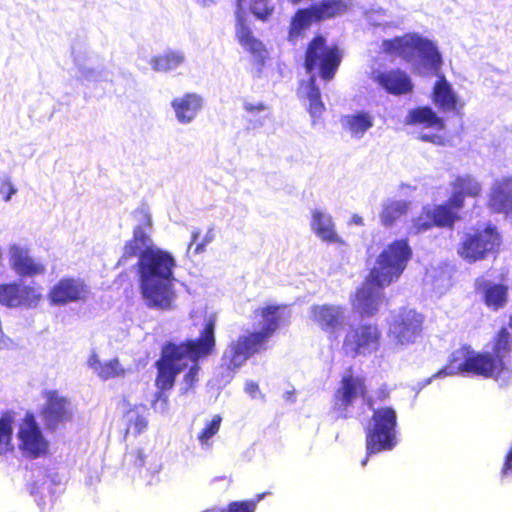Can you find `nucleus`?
<instances>
[{"label": "nucleus", "mask_w": 512, "mask_h": 512, "mask_svg": "<svg viewBox=\"0 0 512 512\" xmlns=\"http://www.w3.org/2000/svg\"><path fill=\"white\" fill-rule=\"evenodd\" d=\"M309 319L326 333L336 335L346 322V309L334 304H315L309 308Z\"/></svg>", "instance_id": "obj_18"}, {"label": "nucleus", "mask_w": 512, "mask_h": 512, "mask_svg": "<svg viewBox=\"0 0 512 512\" xmlns=\"http://www.w3.org/2000/svg\"><path fill=\"white\" fill-rule=\"evenodd\" d=\"M315 81V75H311L309 80L302 82L298 88V95L308 100L309 112L314 120L319 118L325 110V106L321 100L320 90L315 85Z\"/></svg>", "instance_id": "obj_34"}, {"label": "nucleus", "mask_w": 512, "mask_h": 512, "mask_svg": "<svg viewBox=\"0 0 512 512\" xmlns=\"http://www.w3.org/2000/svg\"><path fill=\"white\" fill-rule=\"evenodd\" d=\"M406 240L389 244L377 257L368 279L352 300L353 309L361 316H373L384 303L382 289L397 281L411 257Z\"/></svg>", "instance_id": "obj_1"}, {"label": "nucleus", "mask_w": 512, "mask_h": 512, "mask_svg": "<svg viewBox=\"0 0 512 512\" xmlns=\"http://www.w3.org/2000/svg\"><path fill=\"white\" fill-rule=\"evenodd\" d=\"M243 110L249 129H259L266 124L270 118V108L262 101L245 99L243 101Z\"/></svg>", "instance_id": "obj_33"}, {"label": "nucleus", "mask_w": 512, "mask_h": 512, "mask_svg": "<svg viewBox=\"0 0 512 512\" xmlns=\"http://www.w3.org/2000/svg\"><path fill=\"white\" fill-rule=\"evenodd\" d=\"M365 396L364 379L352 374L345 375L334 395V409L346 417L349 408L358 400L365 399Z\"/></svg>", "instance_id": "obj_19"}, {"label": "nucleus", "mask_w": 512, "mask_h": 512, "mask_svg": "<svg viewBox=\"0 0 512 512\" xmlns=\"http://www.w3.org/2000/svg\"><path fill=\"white\" fill-rule=\"evenodd\" d=\"M500 243L501 238L496 229L487 226L483 230L467 232L462 240L459 254L463 259L475 262L483 259L486 254L494 252Z\"/></svg>", "instance_id": "obj_11"}, {"label": "nucleus", "mask_w": 512, "mask_h": 512, "mask_svg": "<svg viewBox=\"0 0 512 512\" xmlns=\"http://www.w3.org/2000/svg\"><path fill=\"white\" fill-rule=\"evenodd\" d=\"M381 332L377 325L361 324L351 327L343 341L345 354L355 357L357 355H370L380 346Z\"/></svg>", "instance_id": "obj_12"}, {"label": "nucleus", "mask_w": 512, "mask_h": 512, "mask_svg": "<svg viewBox=\"0 0 512 512\" xmlns=\"http://www.w3.org/2000/svg\"><path fill=\"white\" fill-rule=\"evenodd\" d=\"M287 313V307L283 305H269L255 311V319L259 318V330L246 331L231 342L224 351L223 365L230 372L239 369L252 355L265 349L271 336L279 327Z\"/></svg>", "instance_id": "obj_5"}, {"label": "nucleus", "mask_w": 512, "mask_h": 512, "mask_svg": "<svg viewBox=\"0 0 512 512\" xmlns=\"http://www.w3.org/2000/svg\"><path fill=\"white\" fill-rule=\"evenodd\" d=\"M215 344L214 317L205 320L204 328L197 339L179 345L167 344L162 350L161 359L157 361V387L162 391L171 389L176 375L188 367V361L208 357L213 353Z\"/></svg>", "instance_id": "obj_4"}, {"label": "nucleus", "mask_w": 512, "mask_h": 512, "mask_svg": "<svg viewBox=\"0 0 512 512\" xmlns=\"http://www.w3.org/2000/svg\"><path fill=\"white\" fill-rule=\"evenodd\" d=\"M128 430L134 433H141L147 427V419L136 412L128 413Z\"/></svg>", "instance_id": "obj_42"}, {"label": "nucleus", "mask_w": 512, "mask_h": 512, "mask_svg": "<svg viewBox=\"0 0 512 512\" xmlns=\"http://www.w3.org/2000/svg\"><path fill=\"white\" fill-rule=\"evenodd\" d=\"M214 239V234H213V231L212 229H210L206 234L205 236L203 237V240L196 244L195 248H194V253L195 254H201L205 251V247L207 244H209L210 242H212Z\"/></svg>", "instance_id": "obj_46"}, {"label": "nucleus", "mask_w": 512, "mask_h": 512, "mask_svg": "<svg viewBox=\"0 0 512 512\" xmlns=\"http://www.w3.org/2000/svg\"><path fill=\"white\" fill-rule=\"evenodd\" d=\"M423 317L413 309H404L392 316L389 336L396 345L404 347L413 344L422 332Z\"/></svg>", "instance_id": "obj_13"}, {"label": "nucleus", "mask_w": 512, "mask_h": 512, "mask_svg": "<svg viewBox=\"0 0 512 512\" xmlns=\"http://www.w3.org/2000/svg\"><path fill=\"white\" fill-rule=\"evenodd\" d=\"M170 105L176 121L181 125H188L202 110L204 99L201 95L190 92L173 98Z\"/></svg>", "instance_id": "obj_23"}, {"label": "nucleus", "mask_w": 512, "mask_h": 512, "mask_svg": "<svg viewBox=\"0 0 512 512\" xmlns=\"http://www.w3.org/2000/svg\"><path fill=\"white\" fill-rule=\"evenodd\" d=\"M136 256L140 291L145 304L149 308L171 309L176 298L175 258L154 244L140 248Z\"/></svg>", "instance_id": "obj_2"}, {"label": "nucleus", "mask_w": 512, "mask_h": 512, "mask_svg": "<svg viewBox=\"0 0 512 512\" xmlns=\"http://www.w3.org/2000/svg\"><path fill=\"white\" fill-rule=\"evenodd\" d=\"M341 124L352 138L361 139L373 127L374 116L367 111H357L343 116Z\"/></svg>", "instance_id": "obj_30"}, {"label": "nucleus", "mask_w": 512, "mask_h": 512, "mask_svg": "<svg viewBox=\"0 0 512 512\" xmlns=\"http://www.w3.org/2000/svg\"><path fill=\"white\" fill-rule=\"evenodd\" d=\"M74 62L80 78L86 82H99L107 80L108 73L100 63L99 57L92 52H78Z\"/></svg>", "instance_id": "obj_28"}, {"label": "nucleus", "mask_w": 512, "mask_h": 512, "mask_svg": "<svg viewBox=\"0 0 512 512\" xmlns=\"http://www.w3.org/2000/svg\"><path fill=\"white\" fill-rule=\"evenodd\" d=\"M500 475L502 480L512 478V442L504 457V463Z\"/></svg>", "instance_id": "obj_44"}, {"label": "nucleus", "mask_w": 512, "mask_h": 512, "mask_svg": "<svg viewBox=\"0 0 512 512\" xmlns=\"http://www.w3.org/2000/svg\"><path fill=\"white\" fill-rule=\"evenodd\" d=\"M346 10V5L338 0H323L319 5H314L309 9L299 10L291 22L289 31L290 41H294L300 36L301 32L306 30L313 20H322Z\"/></svg>", "instance_id": "obj_14"}, {"label": "nucleus", "mask_w": 512, "mask_h": 512, "mask_svg": "<svg viewBox=\"0 0 512 512\" xmlns=\"http://www.w3.org/2000/svg\"><path fill=\"white\" fill-rule=\"evenodd\" d=\"M49 491V485L43 483L40 487L34 488L32 494L35 497V501L40 509V512H50L52 508V497L46 492Z\"/></svg>", "instance_id": "obj_41"}, {"label": "nucleus", "mask_w": 512, "mask_h": 512, "mask_svg": "<svg viewBox=\"0 0 512 512\" xmlns=\"http://www.w3.org/2000/svg\"><path fill=\"white\" fill-rule=\"evenodd\" d=\"M273 9L271 0H237L235 39L241 48L257 61L264 60L266 50L262 41L254 35L246 18V10H250L257 18L265 20Z\"/></svg>", "instance_id": "obj_7"}, {"label": "nucleus", "mask_w": 512, "mask_h": 512, "mask_svg": "<svg viewBox=\"0 0 512 512\" xmlns=\"http://www.w3.org/2000/svg\"><path fill=\"white\" fill-rule=\"evenodd\" d=\"M397 415L393 408L374 410L366 432L367 456L392 450L397 445ZM368 457L362 461L367 464Z\"/></svg>", "instance_id": "obj_8"}, {"label": "nucleus", "mask_w": 512, "mask_h": 512, "mask_svg": "<svg viewBox=\"0 0 512 512\" xmlns=\"http://www.w3.org/2000/svg\"><path fill=\"white\" fill-rule=\"evenodd\" d=\"M489 207L499 213H504L512 219V177L504 176L496 179L490 189Z\"/></svg>", "instance_id": "obj_25"}, {"label": "nucleus", "mask_w": 512, "mask_h": 512, "mask_svg": "<svg viewBox=\"0 0 512 512\" xmlns=\"http://www.w3.org/2000/svg\"><path fill=\"white\" fill-rule=\"evenodd\" d=\"M198 361L199 360L188 361V364L191 363V366H190L188 372L184 376V383H185L184 392H187L190 388H192L193 385L199 379L198 375H199L200 367L197 363Z\"/></svg>", "instance_id": "obj_43"}, {"label": "nucleus", "mask_w": 512, "mask_h": 512, "mask_svg": "<svg viewBox=\"0 0 512 512\" xmlns=\"http://www.w3.org/2000/svg\"><path fill=\"white\" fill-rule=\"evenodd\" d=\"M89 294V287L83 280L66 277L51 288L48 297L54 305H65L71 302L86 301Z\"/></svg>", "instance_id": "obj_20"}, {"label": "nucleus", "mask_w": 512, "mask_h": 512, "mask_svg": "<svg viewBox=\"0 0 512 512\" xmlns=\"http://www.w3.org/2000/svg\"><path fill=\"white\" fill-rule=\"evenodd\" d=\"M450 186L452 194L449 198V203L456 210H460L463 207L466 196L477 197L482 191L480 182L468 174L457 176L450 183Z\"/></svg>", "instance_id": "obj_29"}, {"label": "nucleus", "mask_w": 512, "mask_h": 512, "mask_svg": "<svg viewBox=\"0 0 512 512\" xmlns=\"http://www.w3.org/2000/svg\"><path fill=\"white\" fill-rule=\"evenodd\" d=\"M351 223L361 226V225H363V218L361 216L355 214L351 218Z\"/></svg>", "instance_id": "obj_50"}, {"label": "nucleus", "mask_w": 512, "mask_h": 512, "mask_svg": "<svg viewBox=\"0 0 512 512\" xmlns=\"http://www.w3.org/2000/svg\"><path fill=\"white\" fill-rule=\"evenodd\" d=\"M310 229L322 242L345 245V241L336 231L333 217L324 209L311 210Z\"/></svg>", "instance_id": "obj_22"}, {"label": "nucleus", "mask_w": 512, "mask_h": 512, "mask_svg": "<svg viewBox=\"0 0 512 512\" xmlns=\"http://www.w3.org/2000/svg\"><path fill=\"white\" fill-rule=\"evenodd\" d=\"M158 401L162 402V412H164L167 408V396H165L163 393H159L158 395Z\"/></svg>", "instance_id": "obj_49"}, {"label": "nucleus", "mask_w": 512, "mask_h": 512, "mask_svg": "<svg viewBox=\"0 0 512 512\" xmlns=\"http://www.w3.org/2000/svg\"><path fill=\"white\" fill-rule=\"evenodd\" d=\"M431 381H432V378H429V379H427V380L425 381V384H426V385H427V384H430V383H431Z\"/></svg>", "instance_id": "obj_51"}, {"label": "nucleus", "mask_w": 512, "mask_h": 512, "mask_svg": "<svg viewBox=\"0 0 512 512\" xmlns=\"http://www.w3.org/2000/svg\"><path fill=\"white\" fill-rule=\"evenodd\" d=\"M477 288L484 294L485 303L488 307L497 310L506 303L507 288L501 284H485L480 281L476 283Z\"/></svg>", "instance_id": "obj_37"}, {"label": "nucleus", "mask_w": 512, "mask_h": 512, "mask_svg": "<svg viewBox=\"0 0 512 512\" xmlns=\"http://www.w3.org/2000/svg\"><path fill=\"white\" fill-rule=\"evenodd\" d=\"M382 49L388 55L405 59L419 72L437 71L441 65V55L435 44L418 34L384 40Z\"/></svg>", "instance_id": "obj_6"}, {"label": "nucleus", "mask_w": 512, "mask_h": 512, "mask_svg": "<svg viewBox=\"0 0 512 512\" xmlns=\"http://www.w3.org/2000/svg\"><path fill=\"white\" fill-rule=\"evenodd\" d=\"M186 55L182 50L167 49L150 59V65L155 72L168 73L182 67Z\"/></svg>", "instance_id": "obj_31"}, {"label": "nucleus", "mask_w": 512, "mask_h": 512, "mask_svg": "<svg viewBox=\"0 0 512 512\" xmlns=\"http://www.w3.org/2000/svg\"><path fill=\"white\" fill-rule=\"evenodd\" d=\"M405 124L433 131L420 133L419 138L422 141L436 145L444 144V137L437 133L444 129V121L436 115L432 108L418 107L411 109L405 117Z\"/></svg>", "instance_id": "obj_16"}, {"label": "nucleus", "mask_w": 512, "mask_h": 512, "mask_svg": "<svg viewBox=\"0 0 512 512\" xmlns=\"http://www.w3.org/2000/svg\"><path fill=\"white\" fill-rule=\"evenodd\" d=\"M410 202L394 198L385 199L380 213L381 224L390 227L409 210Z\"/></svg>", "instance_id": "obj_35"}, {"label": "nucleus", "mask_w": 512, "mask_h": 512, "mask_svg": "<svg viewBox=\"0 0 512 512\" xmlns=\"http://www.w3.org/2000/svg\"><path fill=\"white\" fill-rule=\"evenodd\" d=\"M87 363L89 368L103 380L118 377L124 373L117 359L101 362L96 354H92Z\"/></svg>", "instance_id": "obj_36"}, {"label": "nucleus", "mask_w": 512, "mask_h": 512, "mask_svg": "<svg viewBox=\"0 0 512 512\" xmlns=\"http://www.w3.org/2000/svg\"><path fill=\"white\" fill-rule=\"evenodd\" d=\"M40 296L35 289L20 284L0 285V304L9 307L34 306L39 301Z\"/></svg>", "instance_id": "obj_26"}, {"label": "nucleus", "mask_w": 512, "mask_h": 512, "mask_svg": "<svg viewBox=\"0 0 512 512\" xmlns=\"http://www.w3.org/2000/svg\"><path fill=\"white\" fill-rule=\"evenodd\" d=\"M135 465L138 467H146L152 474H158L162 469V463L157 454L152 451L146 452L143 449L137 450Z\"/></svg>", "instance_id": "obj_39"}, {"label": "nucleus", "mask_w": 512, "mask_h": 512, "mask_svg": "<svg viewBox=\"0 0 512 512\" xmlns=\"http://www.w3.org/2000/svg\"><path fill=\"white\" fill-rule=\"evenodd\" d=\"M510 348L509 333L506 328H503L499 332L494 346L496 358L488 353H477L469 347H461L452 353L449 365L434 374L432 378L467 373L491 377L501 385H505L511 378V370L505 366L502 358Z\"/></svg>", "instance_id": "obj_3"}, {"label": "nucleus", "mask_w": 512, "mask_h": 512, "mask_svg": "<svg viewBox=\"0 0 512 512\" xmlns=\"http://www.w3.org/2000/svg\"><path fill=\"white\" fill-rule=\"evenodd\" d=\"M340 62L341 55L338 48L327 46L322 36L314 38L309 44L305 59V68L308 73L318 69L321 78L330 81L334 77Z\"/></svg>", "instance_id": "obj_10"}, {"label": "nucleus", "mask_w": 512, "mask_h": 512, "mask_svg": "<svg viewBox=\"0 0 512 512\" xmlns=\"http://www.w3.org/2000/svg\"><path fill=\"white\" fill-rule=\"evenodd\" d=\"M136 225L133 231V238L126 242L123 248V255L119 263H125L126 260L138 254L140 248H147L153 244L151 238L152 218L147 208L141 207L133 213Z\"/></svg>", "instance_id": "obj_17"}, {"label": "nucleus", "mask_w": 512, "mask_h": 512, "mask_svg": "<svg viewBox=\"0 0 512 512\" xmlns=\"http://www.w3.org/2000/svg\"><path fill=\"white\" fill-rule=\"evenodd\" d=\"M16 441L18 450L26 458L37 459L49 452L50 441L31 413L19 422Z\"/></svg>", "instance_id": "obj_9"}, {"label": "nucleus", "mask_w": 512, "mask_h": 512, "mask_svg": "<svg viewBox=\"0 0 512 512\" xmlns=\"http://www.w3.org/2000/svg\"><path fill=\"white\" fill-rule=\"evenodd\" d=\"M12 426L7 418L0 419V455L13 449L12 446Z\"/></svg>", "instance_id": "obj_40"}, {"label": "nucleus", "mask_w": 512, "mask_h": 512, "mask_svg": "<svg viewBox=\"0 0 512 512\" xmlns=\"http://www.w3.org/2000/svg\"><path fill=\"white\" fill-rule=\"evenodd\" d=\"M72 413V404L67 398L56 391L48 393L42 416L49 427L54 428L60 423L70 420Z\"/></svg>", "instance_id": "obj_24"}, {"label": "nucleus", "mask_w": 512, "mask_h": 512, "mask_svg": "<svg viewBox=\"0 0 512 512\" xmlns=\"http://www.w3.org/2000/svg\"><path fill=\"white\" fill-rule=\"evenodd\" d=\"M458 211L451 207L449 202L441 205H426L419 216L413 220L410 232L419 234L432 226L451 228L458 219Z\"/></svg>", "instance_id": "obj_15"}, {"label": "nucleus", "mask_w": 512, "mask_h": 512, "mask_svg": "<svg viewBox=\"0 0 512 512\" xmlns=\"http://www.w3.org/2000/svg\"><path fill=\"white\" fill-rule=\"evenodd\" d=\"M200 236V230L199 229H193L191 232V241L188 245V252L192 249L193 245L198 241V238Z\"/></svg>", "instance_id": "obj_48"}, {"label": "nucleus", "mask_w": 512, "mask_h": 512, "mask_svg": "<svg viewBox=\"0 0 512 512\" xmlns=\"http://www.w3.org/2000/svg\"><path fill=\"white\" fill-rule=\"evenodd\" d=\"M371 79L388 94L395 96L408 94L414 87L410 76L399 69H375L371 72Z\"/></svg>", "instance_id": "obj_21"}, {"label": "nucleus", "mask_w": 512, "mask_h": 512, "mask_svg": "<svg viewBox=\"0 0 512 512\" xmlns=\"http://www.w3.org/2000/svg\"><path fill=\"white\" fill-rule=\"evenodd\" d=\"M9 256L12 268L19 275L35 276L45 272V266L32 258L28 250L19 244H12L10 246Z\"/></svg>", "instance_id": "obj_27"}, {"label": "nucleus", "mask_w": 512, "mask_h": 512, "mask_svg": "<svg viewBox=\"0 0 512 512\" xmlns=\"http://www.w3.org/2000/svg\"><path fill=\"white\" fill-rule=\"evenodd\" d=\"M5 188L7 189V192L4 195V201L9 202L11 197L16 194L17 189L10 182H6L1 185L0 193H3Z\"/></svg>", "instance_id": "obj_47"}, {"label": "nucleus", "mask_w": 512, "mask_h": 512, "mask_svg": "<svg viewBox=\"0 0 512 512\" xmlns=\"http://www.w3.org/2000/svg\"><path fill=\"white\" fill-rule=\"evenodd\" d=\"M244 390L252 399H262L263 398L258 384L255 383L254 381H247L245 383Z\"/></svg>", "instance_id": "obj_45"}, {"label": "nucleus", "mask_w": 512, "mask_h": 512, "mask_svg": "<svg viewBox=\"0 0 512 512\" xmlns=\"http://www.w3.org/2000/svg\"><path fill=\"white\" fill-rule=\"evenodd\" d=\"M434 104L444 112L455 111L457 109L458 99L444 76H439L433 88Z\"/></svg>", "instance_id": "obj_32"}, {"label": "nucleus", "mask_w": 512, "mask_h": 512, "mask_svg": "<svg viewBox=\"0 0 512 512\" xmlns=\"http://www.w3.org/2000/svg\"><path fill=\"white\" fill-rule=\"evenodd\" d=\"M222 417L218 414L213 415L211 419L206 420L204 427L197 435V440L203 450H209L212 447V438L219 432Z\"/></svg>", "instance_id": "obj_38"}, {"label": "nucleus", "mask_w": 512, "mask_h": 512, "mask_svg": "<svg viewBox=\"0 0 512 512\" xmlns=\"http://www.w3.org/2000/svg\"><path fill=\"white\" fill-rule=\"evenodd\" d=\"M510 327L512 328V317H511V320H510Z\"/></svg>", "instance_id": "obj_52"}]
</instances>
